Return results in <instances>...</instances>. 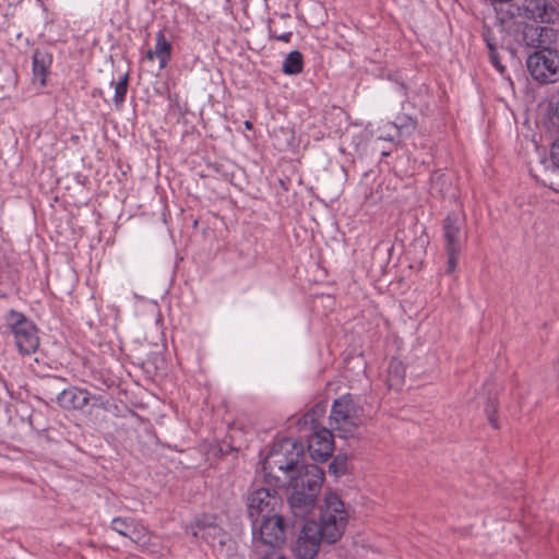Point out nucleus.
Returning <instances> with one entry per match:
<instances>
[{
    "mask_svg": "<svg viewBox=\"0 0 559 559\" xmlns=\"http://www.w3.org/2000/svg\"><path fill=\"white\" fill-rule=\"evenodd\" d=\"M488 48L490 50V61L492 63V66L500 72V73H503L506 68L500 62L499 60V57L493 48V45L491 43L488 41Z\"/></svg>",
    "mask_w": 559,
    "mask_h": 559,
    "instance_id": "27",
    "label": "nucleus"
},
{
    "mask_svg": "<svg viewBox=\"0 0 559 559\" xmlns=\"http://www.w3.org/2000/svg\"><path fill=\"white\" fill-rule=\"evenodd\" d=\"M323 540L318 523L307 522L296 540L295 554L298 559H313L320 549V543Z\"/></svg>",
    "mask_w": 559,
    "mask_h": 559,
    "instance_id": "9",
    "label": "nucleus"
},
{
    "mask_svg": "<svg viewBox=\"0 0 559 559\" xmlns=\"http://www.w3.org/2000/svg\"><path fill=\"white\" fill-rule=\"evenodd\" d=\"M136 521L131 518H115L111 521V528L121 536L129 537V534Z\"/></svg>",
    "mask_w": 559,
    "mask_h": 559,
    "instance_id": "21",
    "label": "nucleus"
},
{
    "mask_svg": "<svg viewBox=\"0 0 559 559\" xmlns=\"http://www.w3.org/2000/svg\"><path fill=\"white\" fill-rule=\"evenodd\" d=\"M245 126L248 130H250L252 128V123L250 121H246L245 122Z\"/></svg>",
    "mask_w": 559,
    "mask_h": 559,
    "instance_id": "32",
    "label": "nucleus"
},
{
    "mask_svg": "<svg viewBox=\"0 0 559 559\" xmlns=\"http://www.w3.org/2000/svg\"><path fill=\"white\" fill-rule=\"evenodd\" d=\"M308 450L312 459L325 461L333 451V433L330 429H316L308 441Z\"/></svg>",
    "mask_w": 559,
    "mask_h": 559,
    "instance_id": "13",
    "label": "nucleus"
},
{
    "mask_svg": "<svg viewBox=\"0 0 559 559\" xmlns=\"http://www.w3.org/2000/svg\"><path fill=\"white\" fill-rule=\"evenodd\" d=\"M304 69V59L298 50L290 51L284 59L282 70L287 75L299 74Z\"/></svg>",
    "mask_w": 559,
    "mask_h": 559,
    "instance_id": "19",
    "label": "nucleus"
},
{
    "mask_svg": "<svg viewBox=\"0 0 559 559\" xmlns=\"http://www.w3.org/2000/svg\"><path fill=\"white\" fill-rule=\"evenodd\" d=\"M346 469H347L346 456L337 455L333 459V461L329 465V472L334 474L335 476L345 474Z\"/></svg>",
    "mask_w": 559,
    "mask_h": 559,
    "instance_id": "24",
    "label": "nucleus"
},
{
    "mask_svg": "<svg viewBox=\"0 0 559 559\" xmlns=\"http://www.w3.org/2000/svg\"><path fill=\"white\" fill-rule=\"evenodd\" d=\"M173 45L166 38L163 31L156 33L154 49L146 51V59L152 61L155 58L158 59L159 69H164L171 58Z\"/></svg>",
    "mask_w": 559,
    "mask_h": 559,
    "instance_id": "14",
    "label": "nucleus"
},
{
    "mask_svg": "<svg viewBox=\"0 0 559 559\" xmlns=\"http://www.w3.org/2000/svg\"><path fill=\"white\" fill-rule=\"evenodd\" d=\"M405 368L402 361L392 359L388 367V385L390 389L400 390L403 386Z\"/></svg>",
    "mask_w": 559,
    "mask_h": 559,
    "instance_id": "17",
    "label": "nucleus"
},
{
    "mask_svg": "<svg viewBox=\"0 0 559 559\" xmlns=\"http://www.w3.org/2000/svg\"><path fill=\"white\" fill-rule=\"evenodd\" d=\"M52 62L51 56L41 50H36L33 56V80L38 82L40 86L46 83L48 69Z\"/></svg>",
    "mask_w": 559,
    "mask_h": 559,
    "instance_id": "16",
    "label": "nucleus"
},
{
    "mask_svg": "<svg viewBox=\"0 0 559 559\" xmlns=\"http://www.w3.org/2000/svg\"><path fill=\"white\" fill-rule=\"evenodd\" d=\"M445 247L462 248L466 239L465 215L462 211L450 213L443 223Z\"/></svg>",
    "mask_w": 559,
    "mask_h": 559,
    "instance_id": "11",
    "label": "nucleus"
},
{
    "mask_svg": "<svg viewBox=\"0 0 559 559\" xmlns=\"http://www.w3.org/2000/svg\"><path fill=\"white\" fill-rule=\"evenodd\" d=\"M290 37H292V33L290 32L283 33L281 35H276L275 36V38L277 40H281V41H284V43H288L290 40Z\"/></svg>",
    "mask_w": 559,
    "mask_h": 559,
    "instance_id": "31",
    "label": "nucleus"
},
{
    "mask_svg": "<svg viewBox=\"0 0 559 559\" xmlns=\"http://www.w3.org/2000/svg\"><path fill=\"white\" fill-rule=\"evenodd\" d=\"M445 251H447V255H448L445 272L448 274H452L456 270L457 260H459V255L462 251V248L445 247Z\"/></svg>",
    "mask_w": 559,
    "mask_h": 559,
    "instance_id": "23",
    "label": "nucleus"
},
{
    "mask_svg": "<svg viewBox=\"0 0 559 559\" xmlns=\"http://www.w3.org/2000/svg\"><path fill=\"white\" fill-rule=\"evenodd\" d=\"M58 403L64 408L81 409L88 403L87 392L76 388L63 390L58 395Z\"/></svg>",
    "mask_w": 559,
    "mask_h": 559,
    "instance_id": "15",
    "label": "nucleus"
},
{
    "mask_svg": "<svg viewBox=\"0 0 559 559\" xmlns=\"http://www.w3.org/2000/svg\"><path fill=\"white\" fill-rule=\"evenodd\" d=\"M128 73L122 74L117 82H111V85L115 87L114 102L116 105L120 106L124 102L126 94L128 91Z\"/></svg>",
    "mask_w": 559,
    "mask_h": 559,
    "instance_id": "22",
    "label": "nucleus"
},
{
    "mask_svg": "<svg viewBox=\"0 0 559 559\" xmlns=\"http://www.w3.org/2000/svg\"><path fill=\"white\" fill-rule=\"evenodd\" d=\"M259 532L260 540L272 547L280 546L285 540V525L281 512L260 518L255 532ZM254 536L257 535L253 534Z\"/></svg>",
    "mask_w": 559,
    "mask_h": 559,
    "instance_id": "10",
    "label": "nucleus"
},
{
    "mask_svg": "<svg viewBox=\"0 0 559 559\" xmlns=\"http://www.w3.org/2000/svg\"><path fill=\"white\" fill-rule=\"evenodd\" d=\"M324 473L316 464L301 467L289 480V507L296 518L304 519L312 512L323 483Z\"/></svg>",
    "mask_w": 559,
    "mask_h": 559,
    "instance_id": "2",
    "label": "nucleus"
},
{
    "mask_svg": "<svg viewBox=\"0 0 559 559\" xmlns=\"http://www.w3.org/2000/svg\"><path fill=\"white\" fill-rule=\"evenodd\" d=\"M133 543L139 545L141 548L146 547L148 542L152 539L151 533L141 523L136 522L131 530L129 537Z\"/></svg>",
    "mask_w": 559,
    "mask_h": 559,
    "instance_id": "20",
    "label": "nucleus"
},
{
    "mask_svg": "<svg viewBox=\"0 0 559 559\" xmlns=\"http://www.w3.org/2000/svg\"><path fill=\"white\" fill-rule=\"evenodd\" d=\"M280 486L281 485H275L274 483H265V485H263L257 480L250 487L247 493L246 504L248 515L252 520L253 534H255L257 522L260 518L282 511L283 499L276 489Z\"/></svg>",
    "mask_w": 559,
    "mask_h": 559,
    "instance_id": "4",
    "label": "nucleus"
},
{
    "mask_svg": "<svg viewBox=\"0 0 559 559\" xmlns=\"http://www.w3.org/2000/svg\"><path fill=\"white\" fill-rule=\"evenodd\" d=\"M551 160L559 168V139L551 146Z\"/></svg>",
    "mask_w": 559,
    "mask_h": 559,
    "instance_id": "29",
    "label": "nucleus"
},
{
    "mask_svg": "<svg viewBox=\"0 0 559 559\" xmlns=\"http://www.w3.org/2000/svg\"><path fill=\"white\" fill-rule=\"evenodd\" d=\"M364 413L357 401L345 394L334 401L330 414V427L340 438H346L362 424Z\"/></svg>",
    "mask_w": 559,
    "mask_h": 559,
    "instance_id": "5",
    "label": "nucleus"
},
{
    "mask_svg": "<svg viewBox=\"0 0 559 559\" xmlns=\"http://www.w3.org/2000/svg\"><path fill=\"white\" fill-rule=\"evenodd\" d=\"M522 15L538 23H554L558 12L547 0H523L520 8Z\"/></svg>",
    "mask_w": 559,
    "mask_h": 559,
    "instance_id": "12",
    "label": "nucleus"
},
{
    "mask_svg": "<svg viewBox=\"0 0 559 559\" xmlns=\"http://www.w3.org/2000/svg\"><path fill=\"white\" fill-rule=\"evenodd\" d=\"M302 456L304 447L294 439L282 438L274 441L262 462L263 481L284 485L306 466L300 464Z\"/></svg>",
    "mask_w": 559,
    "mask_h": 559,
    "instance_id": "1",
    "label": "nucleus"
},
{
    "mask_svg": "<svg viewBox=\"0 0 559 559\" xmlns=\"http://www.w3.org/2000/svg\"><path fill=\"white\" fill-rule=\"evenodd\" d=\"M143 549L157 557H160L167 552V548L162 546L158 543V538L155 536H152L151 542H148L146 547H143Z\"/></svg>",
    "mask_w": 559,
    "mask_h": 559,
    "instance_id": "25",
    "label": "nucleus"
},
{
    "mask_svg": "<svg viewBox=\"0 0 559 559\" xmlns=\"http://www.w3.org/2000/svg\"><path fill=\"white\" fill-rule=\"evenodd\" d=\"M381 134L379 135L380 140L393 142L395 139L401 138L400 133L396 132V129H392L390 127H384V124L380 128Z\"/></svg>",
    "mask_w": 559,
    "mask_h": 559,
    "instance_id": "26",
    "label": "nucleus"
},
{
    "mask_svg": "<svg viewBox=\"0 0 559 559\" xmlns=\"http://www.w3.org/2000/svg\"><path fill=\"white\" fill-rule=\"evenodd\" d=\"M496 412V405L493 403L489 404L486 408V413H487V416H488V420L490 423V425L493 427V428H498V424H497V420L496 418L493 417V413Z\"/></svg>",
    "mask_w": 559,
    "mask_h": 559,
    "instance_id": "28",
    "label": "nucleus"
},
{
    "mask_svg": "<svg viewBox=\"0 0 559 559\" xmlns=\"http://www.w3.org/2000/svg\"><path fill=\"white\" fill-rule=\"evenodd\" d=\"M416 120L406 114L397 115L393 122L384 123V127L396 129V132L402 136L409 135L416 129Z\"/></svg>",
    "mask_w": 559,
    "mask_h": 559,
    "instance_id": "18",
    "label": "nucleus"
},
{
    "mask_svg": "<svg viewBox=\"0 0 559 559\" xmlns=\"http://www.w3.org/2000/svg\"><path fill=\"white\" fill-rule=\"evenodd\" d=\"M4 321L22 355H31L37 350L39 346L38 330L31 319L20 311L10 310L7 312Z\"/></svg>",
    "mask_w": 559,
    "mask_h": 559,
    "instance_id": "6",
    "label": "nucleus"
},
{
    "mask_svg": "<svg viewBox=\"0 0 559 559\" xmlns=\"http://www.w3.org/2000/svg\"><path fill=\"white\" fill-rule=\"evenodd\" d=\"M527 69L536 81L552 83L559 80V51L542 49L532 53L526 61Z\"/></svg>",
    "mask_w": 559,
    "mask_h": 559,
    "instance_id": "7",
    "label": "nucleus"
},
{
    "mask_svg": "<svg viewBox=\"0 0 559 559\" xmlns=\"http://www.w3.org/2000/svg\"><path fill=\"white\" fill-rule=\"evenodd\" d=\"M262 559H287L281 551L273 550L266 554Z\"/></svg>",
    "mask_w": 559,
    "mask_h": 559,
    "instance_id": "30",
    "label": "nucleus"
},
{
    "mask_svg": "<svg viewBox=\"0 0 559 559\" xmlns=\"http://www.w3.org/2000/svg\"><path fill=\"white\" fill-rule=\"evenodd\" d=\"M443 178H444V175H439V176L437 177V179H438V180H441V179H443Z\"/></svg>",
    "mask_w": 559,
    "mask_h": 559,
    "instance_id": "33",
    "label": "nucleus"
},
{
    "mask_svg": "<svg viewBox=\"0 0 559 559\" xmlns=\"http://www.w3.org/2000/svg\"><path fill=\"white\" fill-rule=\"evenodd\" d=\"M186 534L192 536L195 540L202 539L205 543L219 547L227 545L229 536L217 524L213 515H202L186 526Z\"/></svg>",
    "mask_w": 559,
    "mask_h": 559,
    "instance_id": "8",
    "label": "nucleus"
},
{
    "mask_svg": "<svg viewBox=\"0 0 559 559\" xmlns=\"http://www.w3.org/2000/svg\"><path fill=\"white\" fill-rule=\"evenodd\" d=\"M348 519V509L341 497L333 491L326 492L320 504L318 522L323 540L329 544L337 542L345 532Z\"/></svg>",
    "mask_w": 559,
    "mask_h": 559,
    "instance_id": "3",
    "label": "nucleus"
}]
</instances>
